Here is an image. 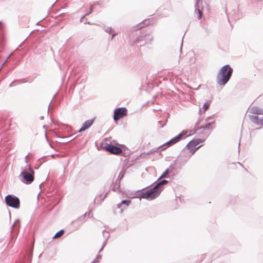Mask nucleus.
Instances as JSON below:
<instances>
[{
  "mask_svg": "<svg viewBox=\"0 0 263 263\" xmlns=\"http://www.w3.org/2000/svg\"><path fill=\"white\" fill-rule=\"evenodd\" d=\"M233 72V68L229 64L223 66L216 76V82L220 86L225 85L230 80Z\"/></svg>",
  "mask_w": 263,
  "mask_h": 263,
  "instance_id": "nucleus-1",
  "label": "nucleus"
},
{
  "mask_svg": "<svg viewBox=\"0 0 263 263\" xmlns=\"http://www.w3.org/2000/svg\"><path fill=\"white\" fill-rule=\"evenodd\" d=\"M202 146L200 145L196 148H191V149L186 148V146L183 148L177 158L174 160V163H178L179 166L177 167L181 168V166L184 165L190 159L191 156Z\"/></svg>",
  "mask_w": 263,
  "mask_h": 263,
  "instance_id": "nucleus-2",
  "label": "nucleus"
},
{
  "mask_svg": "<svg viewBox=\"0 0 263 263\" xmlns=\"http://www.w3.org/2000/svg\"><path fill=\"white\" fill-rule=\"evenodd\" d=\"M152 186V185H149V186ZM148 187L149 186L142 189L141 190L142 192L138 194L137 197L139 198L140 199L143 198L148 200H152L159 196L161 192V190L157 189L154 185L152 187L143 191L145 189Z\"/></svg>",
  "mask_w": 263,
  "mask_h": 263,
  "instance_id": "nucleus-3",
  "label": "nucleus"
},
{
  "mask_svg": "<svg viewBox=\"0 0 263 263\" xmlns=\"http://www.w3.org/2000/svg\"><path fill=\"white\" fill-rule=\"evenodd\" d=\"M34 173L31 166L27 165L20 174V180L25 184H30L34 181Z\"/></svg>",
  "mask_w": 263,
  "mask_h": 263,
  "instance_id": "nucleus-4",
  "label": "nucleus"
},
{
  "mask_svg": "<svg viewBox=\"0 0 263 263\" xmlns=\"http://www.w3.org/2000/svg\"><path fill=\"white\" fill-rule=\"evenodd\" d=\"M151 33V30L148 29H144L140 31L139 32V34H136L137 36L135 40H133L134 43H137L140 42L144 41L143 44V45H144L147 43H151V42L153 40V37L150 36Z\"/></svg>",
  "mask_w": 263,
  "mask_h": 263,
  "instance_id": "nucleus-5",
  "label": "nucleus"
},
{
  "mask_svg": "<svg viewBox=\"0 0 263 263\" xmlns=\"http://www.w3.org/2000/svg\"><path fill=\"white\" fill-rule=\"evenodd\" d=\"M212 119H213V116L207 118L205 120V121L207 122L205 123L203 125L198 127V125L199 124V123H200V122L201 121V119H199L198 121L196 123L194 129L191 130V132L193 131V132L192 134H189V136H191L192 135L195 134L198 130H201V129L210 130V129H212L213 128H214V127H212V125L214 124L215 121L213 120V121H211V122H208L210 120H211Z\"/></svg>",
  "mask_w": 263,
  "mask_h": 263,
  "instance_id": "nucleus-6",
  "label": "nucleus"
},
{
  "mask_svg": "<svg viewBox=\"0 0 263 263\" xmlns=\"http://www.w3.org/2000/svg\"><path fill=\"white\" fill-rule=\"evenodd\" d=\"M6 204L10 207L18 209L20 207V200L18 197L12 195H7L5 198Z\"/></svg>",
  "mask_w": 263,
  "mask_h": 263,
  "instance_id": "nucleus-7",
  "label": "nucleus"
},
{
  "mask_svg": "<svg viewBox=\"0 0 263 263\" xmlns=\"http://www.w3.org/2000/svg\"><path fill=\"white\" fill-rule=\"evenodd\" d=\"M127 115V109L126 108L118 107L114 109L113 119L117 122L118 120L126 117Z\"/></svg>",
  "mask_w": 263,
  "mask_h": 263,
  "instance_id": "nucleus-8",
  "label": "nucleus"
},
{
  "mask_svg": "<svg viewBox=\"0 0 263 263\" xmlns=\"http://www.w3.org/2000/svg\"><path fill=\"white\" fill-rule=\"evenodd\" d=\"M103 149H104L106 152L115 155L119 154L122 152V150L120 147L111 143H105V145L103 147Z\"/></svg>",
  "mask_w": 263,
  "mask_h": 263,
  "instance_id": "nucleus-9",
  "label": "nucleus"
},
{
  "mask_svg": "<svg viewBox=\"0 0 263 263\" xmlns=\"http://www.w3.org/2000/svg\"><path fill=\"white\" fill-rule=\"evenodd\" d=\"M33 251V247H29L26 251L25 254L23 256V258L17 261L16 263H31Z\"/></svg>",
  "mask_w": 263,
  "mask_h": 263,
  "instance_id": "nucleus-10",
  "label": "nucleus"
},
{
  "mask_svg": "<svg viewBox=\"0 0 263 263\" xmlns=\"http://www.w3.org/2000/svg\"><path fill=\"white\" fill-rule=\"evenodd\" d=\"M20 222V220L17 219L15 221L14 223L12 225L11 231V240L9 243H12L14 241L16 236V233H17L19 231Z\"/></svg>",
  "mask_w": 263,
  "mask_h": 263,
  "instance_id": "nucleus-11",
  "label": "nucleus"
},
{
  "mask_svg": "<svg viewBox=\"0 0 263 263\" xmlns=\"http://www.w3.org/2000/svg\"><path fill=\"white\" fill-rule=\"evenodd\" d=\"M5 42L4 27L0 21V51H2L4 49Z\"/></svg>",
  "mask_w": 263,
  "mask_h": 263,
  "instance_id": "nucleus-12",
  "label": "nucleus"
},
{
  "mask_svg": "<svg viewBox=\"0 0 263 263\" xmlns=\"http://www.w3.org/2000/svg\"><path fill=\"white\" fill-rule=\"evenodd\" d=\"M203 8L202 6V2L200 0H196L195 6V12L194 13L197 14V18L200 20L201 18L203 13Z\"/></svg>",
  "mask_w": 263,
  "mask_h": 263,
  "instance_id": "nucleus-13",
  "label": "nucleus"
},
{
  "mask_svg": "<svg viewBox=\"0 0 263 263\" xmlns=\"http://www.w3.org/2000/svg\"><path fill=\"white\" fill-rule=\"evenodd\" d=\"M204 141V139H193V140H191L186 145V148L188 149H191V148H197L196 146L198 145L199 144L203 142Z\"/></svg>",
  "mask_w": 263,
  "mask_h": 263,
  "instance_id": "nucleus-14",
  "label": "nucleus"
},
{
  "mask_svg": "<svg viewBox=\"0 0 263 263\" xmlns=\"http://www.w3.org/2000/svg\"><path fill=\"white\" fill-rule=\"evenodd\" d=\"M188 131L186 130H182L180 134H179L177 136H175V137L172 138L171 142H173V143L174 144L178 143L181 140L184 139L186 137L187 133ZM188 136H189L188 135Z\"/></svg>",
  "mask_w": 263,
  "mask_h": 263,
  "instance_id": "nucleus-15",
  "label": "nucleus"
},
{
  "mask_svg": "<svg viewBox=\"0 0 263 263\" xmlns=\"http://www.w3.org/2000/svg\"><path fill=\"white\" fill-rule=\"evenodd\" d=\"M168 183V180L165 179H162V178L159 177L153 184L157 189H161L162 191L163 190V186L167 184Z\"/></svg>",
  "mask_w": 263,
  "mask_h": 263,
  "instance_id": "nucleus-16",
  "label": "nucleus"
},
{
  "mask_svg": "<svg viewBox=\"0 0 263 263\" xmlns=\"http://www.w3.org/2000/svg\"><path fill=\"white\" fill-rule=\"evenodd\" d=\"M95 117L93 118L90 120H87L85 121L82 124V126L78 130V133L84 132L88 129L93 123L95 120Z\"/></svg>",
  "mask_w": 263,
  "mask_h": 263,
  "instance_id": "nucleus-17",
  "label": "nucleus"
},
{
  "mask_svg": "<svg viewBox=\"0 0 263 263\" xmlns=\"http://www.w3.org/2000/svg\"><path fill=\"white\" fill-rule=\"evenodd\" d=\"M149 23H150L149 20H145L144 21H143V22L140 23L139 24H138L137 25L131 28L130 32L137 31L138 30H140L141 28H143V27H144L142 25L143 24L144 25H148L149 24Z\"/></svg>",
  "mask_w": 263,
  "mask_h": 263,
  "instance_id": "nucleus-18",
  "label": "nucleus"
},
{
  "mask_svg": "<svg viewBox=\"0 0 263 263\" xmlns=\"http://www.w3.org/2000/svg\"><path fill=\"white\" fill-rule=\"evenodd\" d=\"M87 214L88 215V216H90L91 212H89L88 213L86 212L85 214H84L82 216L79 217L77 219L73 220L71 223L73 224L75 222H79L80 224H82L86 221V216L87 215Z\"/></svg>",
  "mask_w": 263,
  "mask_h": 263,
  "instance_id": "nucleus-19",
  "label": "nucleus"
},
{
  "mask_svg": "<svg viewBox=\"0 0 263 263\" xmlns=\"http://www.w3.org/2000/svg\"><path fill=\"white\" fill-rule=\"evenodd\" d=\"M249 112L254 115H263V109L258 106H253L249 110Z\"/></svg>",
  "mask_w": 263,
  "mask_h": 263,
  "instance_id": "nucleus-20",
  "label": "nucleus"
},
{
  "mask_svg": "<svg viewBox=\"0 0 263 263\" xmlns=\"http://www.w3.org/2000/svg\"><path fill=\"white\" fill-rule=\"evenodd\" d=\"M131 203V200L128 199H124L122 200L120 203L117 204V208L118 209H121L120 213L122 214L123 212V209L121 208V206L124 204L125 206H128Z\"/></svg>",
  "mask_w": 263,
  "mask_h": 263,
  "instance_id": "nucleus-21",
  "label": "nucleus"
},
{
  "mask_svg": "<svg viewBox=\"0 0 263 263\" xmlns=\"http://www.w3.org/2000/svg\"><path fill=\"white\" fill-rule=\"evenodd\" d=\"M174 144L173 143V142H171V140H170L168 141L165 143L164 144L160 146L159 147L161 148L160 151H162L165 149L167 147L172 146Z\"/></svg>",
  "mask_w": 263,
  "mask_h": 263,
  "instance_id": "nucleus-22",
  "label": "nucleus"
},
{
  "mask_svg": "<svg viewBox=\"0 0 263 263\" xmlns=\"http://www.w3.org/2000/svg\"><path fill=\"white\" fill-rule=\"evenodd\" d=\"M174 144L173 143V142H171V140H170L168 141L165 143L164 144L160 146L159 147L161 148L160 151H162L165 149L167 147L172 146Z\"/></svg>",
  "mask_w": 263,
  "mask_h": 263,
  "instance_id": "nucleus-23",
  "label": "nucleus"
},
{
  "mask_svg": "<svg viewBox=\"0 0 263 263\" xmlns=\"http://www.w3.org/2000/svg\"><path fill=\"white\" fill-rule=\"evenodd\" d=\"M126 171L125 170L122 169L120 172L119 174L118 177V181H121L122 179L123 178L125 174Z\"/></svg>",
  "mask_w": 263,
  "mask_h": 263,
  "instance_id": "nucleus-24",
  "label": "nucleus"
},
{
  "mask_svg": "<svg viewBox=\"0 0 263 263\" xmlns=\"http://www.w3.org/2000/svg\"><path fill=\"white\" fill-rule=\"evenodd\" d=\"M117 185H116V182L115 183H112L111 184V186H110V188L111 189V190L114 191V192H121V190L119 188H117Z\"/></svg>",
  "mask_w": 263,
  "mask_h": 263,
  "instance_id": "nucleus-25",
  "label": "nucleus"
},
{
  "mask_svg": "<svg viewBox=\"0 0 263 263\" xmlns=\"http://www.w3.org/2000/svg\"><path fill=\"white\" fill-rule=\"evenodd\" d=\"M107 235L106 236V238H105V239L104 240V242H103L102 247H101V248L99 250V253H100V252H101L102 251V250H103L104 248L106 245L107 241L108 239L109 238V234H108V233H107Z\"/></svg>",
  "mask_w": 263,
  "mask_h": 263,
  "instance_id": "nucleus-26",
  "label": "nucleus"
},
{
  "mask_svg": "<svg viewBox=\"0 0 263 263\" xmlns=\"http://www.w3.org/2000/svg\"><path fill=\"white\" fill-rule=\"evenodd\" d=\"M107 235L106 236V238H105V239L104 240V242H103L102 247H101V248L99 250V253H100V252H101L102 251V250H103L104 248L106 245L107 241L108 239L109 238V234H108V233H107Z\"/></svg>",
  "mask_w": 263,
  "mask_h": 263,
  "instance_id": "nucleus-27",
  "label": "nucleus"
},
{
  "mask_svg": "<svg viewBox=\"0 0 263 263\" xmlns=\"http://www.w3.org/2000/svg\"><path fill=\"white\" fill-rule=\"evenodd\" d=\"M64 230H60L55 233V234L53 236V238L54 239L60 237L61 235H62L64 234Z\"/></svg>",
  "mask_w": 263,
  "mask_h": 263,
  "instance_id": "nucleus-28",
  "label": "nucleus"
},
{
  "mask_svg": "<svg viewBox=\"0 0 263 263\" xmlns=\"http://www.w3.org/2000/svg\"><path fill=\"white\" fill-rule=\"evenodd\" d=\"M170 173V168H167L159 177L160 178H168L167 174Z\"/></svg>",
  "mask_w": 263,
  "mask_h": 263,
  "instance_id": "nucleus-29",
  "label": "nucleus"
},
{
  "mask_svg": "<svg viewBox=\"0 0 263 263\" xmlns=\"http://www.w3.org/2000/svg\"><path fill=\"white\" fill-rule=\"evenodd\" d=\"M210 106V102H205L203 105L202 108L203 109V112L204 113L207 109H209V107Z\"/></svg>",
  "mask_w": 263,
  "mask_h": 263,
  "instance_id": "nucleus-30",
  "label": "nucleus"
},
{
  "mask_svg": "<svg viewBox=\"0 0 263 263\" xmlns=\"http://www.w3.org/2000/svg\"><path fill=\"white\" fill-rule=\"evenodd\" d=\"M102 27L104 29V31L107 33H111V32L112 31V29L111 28V27H107L105 26H102Z\"/></svg>",
  "mask_w": 263,
  "mask_h": 263,
  "instance_id": "nucleus-31",
  "label": "nucleus"
},
{
  "mask_svg": "<svg viewBox=\"0 0 263 263\" xmlns=\"http://www.w3.org/2000/svg\"><path fill=\"white\" fill-rule=\"evenodd\" d=\"M175 164L178 165V163H174V161H173V162L171 163L169 167L168 168H170V173L175 169V167L174 166Z\"/></svg>",
  "mask_w": 263,
  "mask_h": 263,
  "instance_id": "nucleus-32",
  "label": "nucleus"
},
{
  "mask_svg": "<svg viewBox=\"0 0 263 263\" xmlns=\"http://www.w3.org/2000/svg\"><path fill=\"white\" fill-rule=\"evenodd\" d=\"M101 258V255L98 254L91 263H98Z\"/></svg>",
  "mask_w": 263,
  "mask_h": 263,
  "instance_id": "nucleus-33",
  "label": "nucleus"
},
{
  "mask_svg": "<svg viewBox=\"0 0 263 263\" xmlns=\"http://www.w3.org/2000/svg\"><path fill=\"white\" fill-rule=\"evenodd\" d=\"M159 148H160L159 147L153 148V149H151L149 151H148V152H147L146 154L147 155H151V154H153L154 152H157Z\"/></svg>",
  "mask_w": 263,
  "mask_h": 263,
  "instance_id": "nucleus-34",
  "label": "nucleus"
},
{
  "mask_svg": "<svg viewBox=\"0 0 263 263\" xmlns=\"http://www.w3.org/2000/svg\"><path fill=\"white\" fill-rule=\"evenodd\" d=\"M167 122V120H165L163 123H162V121H158V124L160 127H163L164 126V125L166 124V123Z\"/></svg>",
  "mask_w": 263,
  "mask_h": 263,
  "instance_id": "nucleus-35",
  "label": "nucleus"
},
{
  "mask_svg": "<svg viewBox=\"0 0 263 263\" xmlns=\"http://www.w3.org/2000/svg\"><path fill=\"white\" fill-rule=\"evenodd\" d=\"M21 80H14L12 82H11L9 85V87H12L13 86H14L15 84V83H16V82H20Z\"/></svg>",
  "mask_w": 263,
  "mask_h": 263,
  "instance_id": "nucleus-36",
  "label": "nucleus"
},
{
  "mask_svg": "<svg viewBox=\"0 0 263 263\" xmlns=\"http://www.w3.org/2000/svg\"><path fill=\"white\" fill-rule=\"evenodd\" d=\"M93 5H90V10H89L88 12H87L85 14V15L87 16V15H89L90 14H91L93 11Z\"/></svg>",
  "mask_w": 263,
  "mask_h": 263,
  "instance_id": "nucleus-37",
  "label": "nucleus"
},
{
  "mask_svg": "<svg viewBox=\"0 0 263 263\" xmlns=\"http://www.w3.org/2000/svg\"><path fill=\"white\" fill-rule=\"evenodd\" d=\"M54 136H56L57 137H58V138H62V139H64V138H68V137H62V136H61L59 135L58 134V133H56V132H54Z\"/></svg>",
  "mask_w": 263,
  "mask_h": 263,
  "instance_id": "nucleus-38",
  "label": "nucleus"
},
{
  "mask_svg": "<svg viewBox=\"0 0 263 263\" xmlns=\"http://www.w3.org/2000/svg\"><path fill=\"white\" fill-rule=\"evenodd\" d=\"M116 185H117V188H119L120 186V181H118V179L116 181Z\"/></svg>",
  "mask_w": 263,
  "mask_h": 263,
  "instance_id": "nucleus-39",
  "label": "nucleus"
},
{
  "mask_svg": "<svg viewBox=\"0 0 263 263\" xmlns=\"http://www.w3.org/2000/svg\"><path fill=\"white\" fill-rule=\"evenodd\" d=\"M108 192H109V191L108 192H106L105 193L104 195L103 196V197L101 199V201H103L104 200V199L107 197Z\"/></svg>",
  "mask_w": 263,
  "mask_h": 263,
  "instance_id": "nucleus-40",
  "label": "nucleus"
},
{
  "mask_svg": "<svg viewBox=\"0 0 263 263\" xmlns=\"http://www.w3.org/2000/svg\"><path fill=\"white\" fill-rule=\"evenodd\" d=\"M118 34L117 33H114L111 34V37L110 39L111 40H112Z\"/></svg>",
  "mask_w": 263,
  "mask_h": 263,
  "instance_id": "nucleus-41",
  "label": "nucleus"
},
{
  "mask_svg": "<svg viewBox=\"0 0 263 263\" xmlns=\"http://www.w3.org/2000/svg\"><path fill=\"white\" fill-rule=\"evenodd\" d=\"M56 95H57V93H55V94L54 95V96L53 97V98H52V99L51 101H50V103H49V106H48V110H49V107H50V105H51V102H52V100H53V99L55 97Z\"/></svg>",
  "mask_w": 263,
  "mask_h": 263,
  "instance_id": "nucleus-42",
  "label": "nucleus"
},
{
  "mask_svg": "<svg viewBox=\"0 0 263 263\" xmlns=\"http://www.w3.org/2000/svg\"><path fill=\"white\" fill-rule=\"evenodd\" d=\"M255 3H257V4L259 3L260 5H261L260 1H252L251 2V4H254Z\"/></svg>",
  "mask_w": 263,
  "mask_h": 263,
  "instance_id": "nucleus-43",
  "label": "nucleus"
},
{
  "mask_svg": "<svg viewBox=\"0 0 263 263\" xmlns=\"http://www.w3.org/2000/svg\"><path fill=\"white\" fill-rule=\"evenodd\" d=\"M105 233H106L105 230H104L102 231V234H103V235L104 237H105V238H106V236H107V235H105ZM107 233V232H106V233Z\"/></svg>",
  "mask_w": 263,
  "mask_h": 263,
  "instance_id": "nucleus-44",
  "label": "nucleus"
},
{
  "mask_svg": "<svg viewBox=\"0 0 263 263\" xmlns=\"http://www.w3.org/2000/svg\"><path fill=\"white\" fill-rule=\"evenodd\" d=\"M45 158V157H42V158H41L40 159H39L37 160V162H40V164H41L42 163V162H41V159H44V158Z\"/></svg>",
  "mask_w": 263,
  "mask_h": 263,
  "instance_id": "nucleus-45",
  "label": "nucleus"
},
{
  "mask_svg": "<svg viewBox=\"0 0 263 263\" xmlns=\"http://www.w3.org/2000/svg\"><path fill=\"white\" fill-rule=\"evenodd\" d=\"M100 147H102V148H103V147L105 145V143H104L103 142H102V143H100Z\"/></svg>",
  "mask_w": 263,
  "mask_h": 263,
  "instance_id": "nucleus-46",
  "label": "nucleus"
},
{
  "mask_svg": "<svg viewBox=\"0 0 263 263\" xmlns=\"http://www.w3.org/2000/svg\"><path fill=\"white\" fill-rule=\"evenodd\" d=\"M100 5V3L99 2H95L92 5H93V7L95 6V5Z\"/></svg>",
  "mask_w": 263,
  "mask_h": 263,
  "instance_id": "nucleus-47",
  "label": "nucleus"
},
{
  "mask_svg": "<svg viewBox=\"0 0 263 263\" xmlns=\"http://www.w3.org/2000/svg\"><path fill=\"white\" fill-rule=\"evenodd\" d=\"M183 37L182 39V42H181V47H180V51H181V50H182V45H183Z\"/></svg>",
  "mask_w": 263,
  "mask_h": 263,
  "instance_id": "nucleus-48",
  "label": "nucleus"
},
{
  "mask_svg": "<svg viewBox=\"0 0 263 263\" xmlns=\"http://www.w3.org/2000/svg\"><path fill=\"white\" fill-rule=\"evenodd\" d=\"M36 53L38 54H41L42 52L40 50V49H37Z\"/></svg>",
  "mask_w": 263,
  "mask_h": 263,
  "instance_id": "nucleus-49",
  "label": "nucleus"
},
{
  "mask_svg": "<svg viewBox=\"0 0 263 263\" xmlns=\"http://www.w3.org/2000/svg\"><path fill=\"white\" fill-rule=\"evenodd\" d=\"M55 156H59V154H52L51 155V157L54 158Z\"/></svg>",
  "mask_w": 263,
  "mask_h": 263,
  "instance_id": "nucleus-50",
  "label": "nucleus"
},
{
  "mask_svg": "<svg viewBox=\"0 0 263 263\" xmlns=\"http://www.w3.org/2000/svg\"><path fill=\"white\" fill-rule=\"evenodd\" d=\"M85 14L82 17H81V19H80V22H82V20L84 18V17L85 16Z\"/></svg>",
  "mask_w": 263,
  "mask_h": 263,
  "instance_id": "nucleus-51",
  "label": "nucleus"
},
{
  "mask_svg": "<svg viewBox=\"0 0 263 263\" xmlns=\"http://www.w3.org/2000/svg\"><path fill=\"white\" fill-rule=\"evenodd\" d=\"M85 24H90V22H88V21H87V18L86 19V21H85Z\"/></svg>",
  "mask_w": 263,
  "mask_h": 263,
  "instance_id": "nucleus-52",
  "label": "nucleus"
},
{
  "mask_svg": "<svg viewBox=\"0 0 263 263\" xmlns=\"http://www.w3.org/2000/svg\"><path fill=\"white\" fill-rule=\"evenodd\" d=\"M27 156H28V155H27V156L25 157V162H26V163H28L27 158Z\"/></svg>",
  "mask_w": 263,
  "mask_h": 263,
  "instance_id": "nucleus-53",
  "label": "nucleus"
},
{
  "mask_svg": "<svg viewBox=\"0 0 263 263\" xmlns=\"http://www.w3.org/2000/svg\"><path fill=\"white\" fill-rule=\"evenodd\" d=\"M99 197H100V198H101V199H102V197H103V194H100V195H99Z\"/></svg>",
  "mask_w": 263,
  "mask_h": 263,
  "instance_id": "nucleus-54",
  "label": "nucleus"
},
{
  "mask_svg": "<svg viewBox=\"0 0 263 263\" xmlns=\"http://www.w3.org/2000/svg\"><path fill=\"white\" fill-rule=\"evenodd\" d=\"M64 15H65V14H64V13L61 14H60V15H59V17L61 18V17H62L63 16H64Z\"/></svg>",
  "mask_w": 263,
  "mask_h": 263,
  "instance_id": "nucleus-55",
  "label": "nucleus"
},
{
  "mask_svg": "<svg viewBox=\"0 0 263 263\" xmlns=\"http://www.w3.org/2000/svg\"><path fill=\"white\" fill-rule=\"evenodd\" d=\"M44 116H41V117H40V120H43V119H44Z\"/></svg>",
  "mask_w": 263,
  "mask_h": 263,
  "instance_id": "nucleus-56",
  "label": "nucleus"
},
{
  "mask_svg": "<svg viewBox=\"0 0 263 263\" xmlns=\"http://www.w3.org/2000/svg\"><path fill=\"white\" fill-rule=\"evenodd\" d=\"M70 141H67V142H63V143L64 144H65H65H66L67 143H69Z\"/></svg>",
  "mask_w": 263,
  "mask_h": 263,
  "instance_id": "nucleus-57",
  "label": "nucleus"
},
{
  "mask_svg": "<svg viewBox=\"0 0 263 263\" xmlns=\"http://www.w3.org/2000/svg\"><path fill=\"white\" fill-rule=\"evenodd\" d=\"M45 137H46V139H47V140L48 141V137H47L46 133H45Z\"/></svg>",
  "mask_w": 263,
  "mask_h": 263,
  "instance_id": "nucleus-58",
  "label": "nucleus"
},
{
  "mask_svg": "<svg viewBox=\"0 0 263 263\" xmlns=\"http://www.w3.org/2000/svg\"><path fill=\"white\" fill-rule=\"evenodd\" d=\"M127 33L128 34L129 37L132 39L131 35H130V34L128 32V31L127 32Z\"/></svg>",
  "mask_w": 263,
  "mask_h": 263,
  "instance_id": "nucleus-59",
  "label": "nucleus"
},
{
  "mask_svg": "<svg viewBox=\"0 0 263 263\" xmlns=\"http://www.w3.org/2000/svg\"><path fill=\"white\" fill-rule=\"evenodd\" d=\"M43 184V183H42L40 185V188L41 189V187L42 186V185Z\"/></svg>",
  "mask_w": 263,
  "mask_h": 263,
  "instance_id": "nucleus-60",
  "label": "nucleus"
},
{
  "mask_svg": "<svg viewBox=\"0 0 263 263\" xmlns=\"http://www.w3.org/2000/svg\"><path fill=\"white\" fill-rule=\"evenodd\" d=\"M43 128H46H46H47V126H46V125H44V126H43Z\"/></svg>",
  "mask_w": 263,
  "mask_h": 263,
  "instance_id": "nucleus-61",
  "label": "nucleus"
},
{
  "mask_svg": "<svg viewBox=\"0 0 263 263\" xmlns=\"http://www.w3.org/2000/svg\"><path fill=\"white\" fill-rule=\"evenodd\" d=\"M49 146H50L51 147H52V145H51V144L50 142H49Z\"/></svg>",
  "mask_w": 263,
  "mask_h": 263,
  "instance_id": "nucleus-62",
  "label": "nucleus"
},
{
  "mask_svg": "<svg viewBox=\"0 0 263 263\" xmlns=\"http://www.w3.org/2000/svg\"><path fill=\"white\" fill-rule=\"evenodd\" d=\"M199 112H200V114H201V112H202V110H201V109H200V110H199Z\"/></svg>",
  "mask_w": 263,
  "mask_h": 263,
  "instance_id": "nucleus-63",
  "label": "nucleus"
},
{
  "mask_svg": "<svg viewBox=\"0 0 263 263\" xmlns=\"http://www.w3.org/2000/svg\"><path fill=\"white\" fill-rule=\"evenodd\" d=\"M240 143L238 144V148L239 147Z\"/></svg>",
  "mask_w": 263,
  "mask_h": 263,
  "instance_id": "nucleus-64",
  "label": "nucleus"
}]
</instances>
